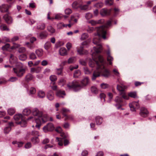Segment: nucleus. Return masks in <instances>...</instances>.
Here are the masks:
<instances>
[{
  "instance_id": "1",
  "label": "nucleus",
  "mask_w": 156,
  "mask_h": 156,
  "mask_svg": "<svg viewBox=\"0 0 156 156\" xmlns=\"http://www.w3.org/2000/svg\"><path fill=\"white\" fill-rule=\"evenodd\" d=\"M96 46L93 47L92 50V55L93 60H91L89 62V66L91 67H94L96 65L97 66L96 69L93 73L92 77V80L101 75L104 77H108L110 75L109 71L106 69L104 65V59L102 56L99 55L98 54L101 52L102 50V47L100 43L95 44Z\"/></svg>"
},
{
  "instance_id": "2",
  "label": "nucleus",
  "mask_w": 156,
  "mask_h": 156,
  "mask_svg": "<svg viewBox=\"0 0 156 156\" xmlns=\"http://www.w3.org/2000/svg\"><path fill=\"white\" fill-rule=\"evenodd\" d=\"M32 113L34 116H37L35 117L30 116L27 119L28 120L30 119L35 120L36 123L35 127L39 129L41 124L46 122L48 119L46 116L42 115L41 113L37 108H34L32 110Z\"/></svg>"
},
{
  "instance_id": "3",
  "label": "nucleus",
  "mask_w": 156,
  "mask_h": 156,
  "mask_svg": "<svg viewBox=\"0 0 156 156\" xmlns=\"http://www.w3.org/2000/svg\"><path fill=\"white\" fill-rule=\"evenodd\" d=\"M111 24V21L108 20L105 26H103L95 28V29L97 31V33L95 34V37L93 40L94 44H97L98 43H100V41L102 37L104 39H106V37L105 35L106 34V31L105 28L110 26Z\"/></svg>"
},
{
  "instance_id": "4",
  "label": "nucleus",
  "mask_w": 156,
  "mask_h": 156,
  "mask_svg": "<svg viewBox=\"0 0 156 156\" xmlns=\"http://www.w3.org/2000/svg\"><path fill=\"white\" fill-rule=\"evenodd\" d=\"M90 81L88 77L84 78L81 81V84H79L77 82L73 81L67 84V86L69 89H73L75 91H77L87 86L89 83Z\"/></svg>"
},
{
  "instance_id": "5",
  "label": "nucleus",
  "mask_w": 156,
  "mask_h": 156,
  "mask_svg": "<svg viewBox=\"0 0 156 156\" xmlns=\"http://www.w3.org/2000/svg\"><path fill=\"white\" fill-rule=\"evenodd\" d=\"M14 73L19 77H22L25 72V69L23 67V65L21 63H17L16 67L13 68Z\"/></svg>"
},
{
  "instance_id": "6",
  "label": "nucleus",
  "mask_w": 156,
  "mask_h": 156,
  "mask_svg": "<svg viewBox=\"0 0 156 156\" xmlns=\"http://www.w3.org/2000/svg\"><path fill=\"white\" fill-rule=\"evenodd\" d=\"M123 98L125 99H127L128 97L125 94H123L122 95V97L117 96L115 98V101L117 104L115 105L118 109H119L122 106L121 104L123 101Z\"/></svg>"
},
{
  "instance_id": "7",
  "label": "nucleus",
  "mask_w": 156,
  "mask_h": 156,
  "mask_svg": "<svg viewBox=\"0 0 156 156\" xmlns=\"http://www.w3.org/2000/svg\"><path fill=\"white\" fill-rule=\"evenodd\" d=\"M55 129V127L53 124L51 123H48L46 126L43 128L44 132H47L48 131H51Z\"/></svg>"
},
{
  "instance_id": "8",
  "label": "nucleus",
  "mask_w": 156,
  "mask_h": 156,
  "mask_svg": "<svg viewBox=\"0 0 156 156\" xmlns=\"http://www.w3.org/2000/svg\"><path fill=\"white\" fill-rule=\"evenodd\" d=\"M149 113V112L147 109L144 107H142L140 108V115L143 117H147Z\"/></svg>"
},
{
  "instance_id": "9",
  "label": "nucleus",
  "mask_w": 156,
  "mask_h": 156,
  "mask_svg": "<svg viewBox=\"0 0 156 156\" xmlns=\"http://www.w3.org/2000/svg\"><path fill=\"white\" fill-rule=\"evenodd\" d=\"M104 22V20L100 19L98 20H91L89 21L88 23L91 24L92 26H94L98 24H100Z\"/></svg>"
},
{
  "instance_id": "10",
  "label": "nucleus",
  "mask_w": 156,
  "mask_h": 156,
  "mask_svg": "<svg viewBox=\"0 0 156 156\" xmlns=\"http://www.w3.org/2000/svg\"><path fill=\"white\" fill-rule=\"evenodd\" d=\"M126 86L122 84L121 85H117V89L119 92H121V94H124V91L125 89L126 88Z\"/></svg>"
},
{
  "instance_id": "11",
  "label": "nucleus",
  "mask_w": 156,
  "mask_h": 156,
  "mask_svg": "<svg viewBox=\"0 0 156 156\" xmlns=\"http://www.w3.org/2000/svg\"><path fill=\"white\" fill-rule=\"evenodd\" d=\"M108 47V50L107 51V54L108 55V56L107 57V59L108 62H109V64L110 65H111L112 64V61H113V58L110 55V50L109 48L108 45L107 46Z\"/></svg>"
},
{
  "instance_id": "12",
  "label": "nucleus",
  "mask_w": 156,
  "mask_h": 156,
  "mask_svg": "<svg viewBox=\"0 0 156 156\" xmlns=\"http://www.w3.org/2000/svg\"><path fill=\"white\" fill-rule=\"evenodd\" d=\"M111 11V10H107L104 8L101 9L100 11V14L102 16L109 15Z\"/></svg>"
},
{
  "instance_id": "13",
  "label": "nucleus",
  "mask_w": 156,
  "mask_h": 156,
  "mask_svg": "<svg viewBox=\"0 0 156 156\" xmlns=\"http://www.w3.org/2000/svg\"><path fill=\"white\" fill-rule=\"evenodd\" d=\"M10 6L6 5H3L0 6V10L1 12H7Z\"/></svg>"
},
{
  "instance_id": "14",
  "label": "nucleus",
  "mask_w": 156,
  "mask_h": 156,
  "mask_svg": "<svg viewBox=\"0 0 156 156\" xmlns=\"http://www.w3.org/2000/svg\"><path fill=\"white\" fill-rule=\"evenodd\" d=\"M3 18L8 24H10L12 23V18L7 14L3 16Z\"/></svg>"
},
{
  "instance_id": "15",
  "label": "nucleus",
  "mask_w": 156,
  "mask_h": 156,
  "mask_svg": "<svg viewBox=\"0 0 156 156\" xmlns=\"http://www.w3.org/2000/svg\"><path fill=\"white\" fill-rule=\"evenodd\" d=\"M48 34L46 31H44L40 33L39 35V37L41 39L46 38L48 37Z\"/></svg>"
},
{
  "instance_id": "16",
  "label": "nucleus",
  "mask_w": 156,
  "mask_h": 156,
  "mask_svg": "<svg viewBox=\"0 0 156 156\" xmlns=\"http://www.w3.org/2000/svg\"><path fill=\"white\" fill-rule=\"evenodd\" d=\"M47 98L49 100L51 101L54 99V94L52 91L50 90L49 91L47 95Z\"/></svg>"
},
{
  "instance_id": "17",
  "label": "nucleus",
  "mask_w": 156,
  "mask_h": 156,
  "mask_svg": "<svg viewBox=\"0 0 156 156\" xmlns=\"http://www.w3.org/2000/svg\"><path fill=\"white\" fill-rule=\"evenodd\" d=\"M17 58L12 54H10L9 56V61L12 64H13L16 62Z\"/></svg>"
},
{
  "instance_id": "18",
  "label": "nucleus",
  "mask_w": 156,
  "mask_h": 156,
  "mask_svg": "<svg viewBox=\"0 0 156 156\" xmlns=\"http://www.w3.org/2000/svg\"><path fill=\"white\" fill-rule=\"evenodd\" d=\"M59 53L60 55L65 56L67 54V51L64 48H61L59 50Z\"/></svg>"
},
{
  "instance_id": "19",
  "label": "nucleus",
  "mask_w": 156,
  "mask_h": 156,
  "mask_svg": "<svg viewBox=\"0 0 156 156\" xmlns=\"http://www.w3.org/2000/svg\"><path fill=\"white\" fill-rule=\"evenodd\" d=\"M27 119H24L23 118L20 121H19L18 122V124H20L21 127H24L26 126L27 122L26 121V120H28Z\"/></svg>"
},
{
  "instance_id": "20",
  "label": "nucleus",
  "mask_w": 156,
  "mask_h": 156,
  "mask_svg": "<svg viewBox=\"0 0 156 156\" xmlns=\"http://www.w3.org/2000/svg\"><path fill=\"white\" fill-rule=\"evenodd\" d=\"M66 94L64 91L59 90L57 92L56 95L59 98H64V96Z\"/></svg>"
},
{
  "instance_id": "21",
  "label": "nucleus",
  "mask_w": 156,
  "mask_h": 156,
  "mask_svg": "<svg viewBox=\"0 0 156 156\" xmlns=\"http://www.w3.org/2000/svg\"><path fill=\"white\" fill-rule=\"evenodd\" d=\"M31 141L34 144H36L39 142L40 140L38 136H34L31 139Z\"/></svg>"
},
{
  "instance_id": "22",
  "label": "nucleus",
  "mask_w": 156,
  "mask_h": 156,
  "mask_svg": "<svg viewBox=\"0 0 156 156\" xmlns=\"http://www.w3.org/2000/svg\"><path fill=\"white\" fill-rule=\"evenodd\" d=\"M77 51L78 54L80 55H83L84 54H87V51H84L83 49V47L82 46H81L80 48L77 50Z\"/></svg>"
},
{
  "instance_id": "23",
  "label": "nucleus",
  "mask_w": 156,
  "mask_h": 156,
  "mask_svg": "<svg viewBox=\"0 0 156 156\" xmlns=\"http://www.w3.org/2000/svg\"><path fill=\"white\" fill-rule=\"evenodd\" d=\"M33 76L30 73H28L26 75L25 78V81L28 82L32 80Z\"/></svg>"
},
{
  "instance_id": "24",
  "label": "nucleus",
  "mask_w": 156,
  "mask_h": 156,
  "mask_svg": "<svg viewBox=\"0 0 156 156\" xmlns=\"http://www.w3.org/2000/svg\"><path fill=\"white\" fill-rule=\"evenodd\" d=\"M35 53L37 56L39 57L42 56L43 55V51L41 49L37 50L35 51Z\"/></svg>"
},
{
  "instance_id": "25",
  "label": "nucleus",
  "mask_w": 156,
  "mask_h": 156,
  "mask_svg": "<svg viewBox=\"0 0 156 156\" xmlns=\"http://www.w3.org/2000/svg\"><path fill=\"white\" fill-rule=\"evenodd\" d=\"M22 115L21 114L16 115L14 116V119L16 121H19L21 120L23 118Z\"/></svg>"
},
{
  "instance_id": "26",
  "label": "nucleus",
  "mask_w": 156,
  "mask_h": 156,
  "mask_svg": "<svg viewBox=\"0 0 156 156\" xmlns=\"http://www.w3.org/2000/svg\"><path fill=\"white\" fill-rule=\"evenodd\" d=\"M45 28V25L44 23H39L37 24V29L39 30H43Z\"/></svg>"
},
{
  "instance_id": "27",
  "label": "nucleus",
  "mask_w": 156,
  "mask_h": 156,
  "mask_svg": "<svg viewBox=\"0 0 156 156\" xmlns=\"http://www.w3.org/2000/svg\"><path fill=\"white\" fill-rule=\"evenodd\" d=\"M95 121L97 125H100L102 123V119L99 116H97L95 118Z\"/></svg>"
},
{
  "instance_id": "28",
  "label": "nucleus",
  "mask_w": 156,
  "mask_h": 156,
  "mask_svg": "<svg viewBox=\"0 0 156 156\" xmlns=\"http://www.w3.org/2000/svg\"><path fill=\"white\" fill-rule=\"evenodd\" d=\"M63 115L65 117V120H69L71 121L74 120L73 116L72 115H67L66 114L63 113Z\"/></svg>"
},
{
  "instance_id": "29",
  "label": "nucleus",
  "mask_w": 156,
  "mask_h": 156,
  "mask_svg": "<svg viewBox=\"0 0 156 156\" xmlns=\"http://www.w3.org/2000/svg\"><path fill=\"white\" fill-rule=\"evenodd\" d=\"M51 44L49 41H47L44 44V47L45 49L48 50L51 47Z\"/></svg>"
},
{
  "instance_id": "30",
  "label": "nucleus",
  "mask_w": 156,
  "mask_h": 156,
  "mask_svg": "<svg viewBox=\"0 0 156 156\" xmlns=\"http://www.w3.org/2000/svg\"><path fill=\"white\" fill-rule=\"evenodd\" d=\"M45 94L44 91L42 90H40L38 93V96L40 98H43L45 97Z\"/></svg>"
},
{
  "instance_id": "31",
  "label": "nucleus",
  "mask_w": 156,
  "mask_h": 156,
  "mask_svg": "<svg viewBox=\"0 0 156 156\" xmlns=\"http://www.w3.org/2000/svg\"><path fill=\"white\" fill-rule=\"evenodd\" d=\"M91 91L92 93L97 94L98 92V90L97 88L94 86H93L91 87Z\"/></svg>"
},
{
  "instance_id": "32",
  "label": "nucleus",
  "mask_w": 156,
  "mask_h": 156,
  "mask_svg": "<svg viewBox=\"0 0 156 156\" xmlns=\"http://www.w3.org/2000/svg\"><path fill=\"white\" fill-rule=\"evenodd\" d=\"M31 111L30 109L28 108H26L24 109L23 111V114L24 115H29L31 113Z\"/></svg>"
},
{
  "instance_id": "33",
  "label": "nucleus",
  "mask_w": 156,
  "mask_h": 156,
  "mask_svg": "<svg viewBox=\"0 0 156 156\" xmlns=\"http://www.w3.org/2000/svg\"><path fill=\"white\" fill-rule=\"evenodd\" d=\"M105 4L106 5L110 6L113 4V0H106Z\"/></svg>"
},
{
  "instance_id": "34",
  "label": "nucleus",
  "mask_w": 156,
  "mask_h": 156,
  "mask_svg": "<svg viewBox=\"0 0 156 156\" xmlns=\"http://www.w3.org/2000/svg\"><path fill=\"white\" fill-rule=\"evenodd\" d=\"M63 68L62 67H61L59 68H57L56 69V74L58 75H60L62 74Z\"/></svg>"
},
{
  "instance_id": "35",
  "label": "nucleus",
  "mask_w": 156,
  "mask_h": 156,
  "mask_svg": "<svg viewBox=\"0 0 156 156\" xmlns=\"http://www.w3.org/2000/svg\"><path fill=\"white\" fill-rule=\"evenodd\" d=\"M0 28L2 30H7V31L9 30V28L4 24H3L1 26Z\"/></svg>"
},
{
  "instance_id": "36",
  "label": "nucleus",
  "mask_w": 156,
  "mask_h": 156,
  "mask_svg": "<svg viewBox=\"0 0 156 156\" xmlns=\"http://www.w3.org/2000/svg\"><path fill=\"white\" fill-rule=\"evenodd\" d=\"M27 56L25 54H22L19 56V59L22 61H24L27 58Z\"/></svg>"
},
{
  "instance_id": "37",
  "label": "nucleus",
  "mask_w": 156,
  "mask_h": 156,
  "mask_svg": "<svg viewBox=\"0 0 156 156\" xmlns=\"http://www.w3.org/2000/svg\"><path fill=\"white\" fill-rule=\"evenodd\" d=\"M80 75V72L79 70L75 71L74 73V77L75 78H77Z\"/></svg>"
},
{
  "instance_id": "38",
  "label": "nucleus",
  "mask_w": 156,
  "mask_h": 156,
  "mask_svg": "<svg viewBox=\"0 0 156 156\" xmlns=\"http://www.w3.org/2000/svg\"><path fill=\"white\" fill-rule=\"evenodd\" d=\"M39 69V68H32L31 69L30 72L32 73H38L40 72Z\"/></svg>"
},
{
  "instance_id": "39",
  "label": "nucleus",
  "mask_w": 156,
  "mask_h": 156,
  "mask_svg": "<svg viewBox=\"0 0 156 156\" xmlns=\"http://www.w3.org/2000/svg\"><path fill=\"white\" fill-rule=\"evenodd\" d=\"M47 30L49 32L51 33H53L55 31V29L51 26L48 27Z\"/></svg>"
},
{
  "instance_id": "40",
  "label": "nucleus",
  "mask_w": 156,
  "mask_h": 156,
  "mask_svg": "<svg viewBox=\"0 0 156 156\" xmlns=\"http://www.w3.org/2000/svg\"><path fill=\"white\" fill-rule=\"evenodd\" d=\"M11 127L10 126H7L4 129V133L5 134H7L9 133V132L11 130Z\"/></svg>"
},
{
  "instance_id": "41",
  "label": "nucleus",
  "mask_w": 156,
  "mask_h": 156,
  "mask_svg": "<svg viewBox=\"0 0 156 156\" xmlns=\"http://www.w3.org/2000/svg\"><path fill=\"white\" fill-rule=\"evenodd\" d=\"M80 5H79L77 2H74L72 4V7L74 9H77L80 8Z\"/></svg>"
},
{
  "instance_id": "42",
  "label": "nucleus",
  "mask_w": 156,
  "mask_h": 156,
  "mask_svg": "<svg viewBox=\"0 0 156 156\" xmlns=\"http://www.w3.org/2000/svg\"><path fill=\"white\" fill-rule=\"evenodd\" d=\"M83 71L86 74H89L91 73L90 71L88 69V68L86 67H83Z\"/></svg>"
},
{
  "instance_id": "43",
  "label": "nucleus",
  "mask_w": 156,
  "mask_h": 156,
  "mask_svg": "<svg viewBox=\"0 0 156 156\" xmlns=\"http://www.w3.org/2000/svg\"><path fill=\"white\" fill-rule=\"evenodd\" d=\"M56 139L57 141L58 142V144L59 146H62L63 145V140L62 138L57 137Z\"/></svg>"
},
{
  "instance_id": "44",
  "label": "nucleus",
  "mask_w": 156,
  "mask_h": 156,
  "mask_svg": "<svg viewBox=\"0 0 156 156\" xmlns=\"http://www.w3.org/2000/svg\"><path fill=\"white\" fill-rule=\"evenodd\" d=\"M15 111L14 108H11L8 110V114L10 115H13L15 112Z\"/></svg>"
},
{
  "instance_id": "45",
  "label": "nucleus",
  "mask_w": 156,
  "mask_h": 156,
  "mask_svg": "<svg viewBox=\"0 0 156 156\" xmlns=\"http://www.w3.org/2000/svg\"><path fill=\"white\" fill-rule=\"evenodd\" d=\"M88 37V34L87 33H84L81 35V40H84L87 38Z\"/></svg>"
},
{
  "instance_id": "46",
  "label": "nucleus",
  "mask_w": 156,
  "mask_h": 156,
  "mask_svg": "<svg viewBox=\"0 0 156 156\" xmlns=\"http://www.w3.org/2000/svg\"><path fill=\"white\" fill-rule=\"evenodd\" d=\"M85 17L86 19L89 20L92 18L93 15L90 13H87L86 14Z\"/></svg>"
},
{
  "instance_id": "47",
  "label": "nucleus",
  "mask_w": 156,
  "mask_h": 156,
  "mask_svg": "<svg viewBox=\"0 0 156 156\" xmlns=\"http://www.w3.org/2000/svg\"><path fill=\"white\" fill-rule=\"evenodd\" d=\"M36 92V90L34 87H31L30 89V94H34Z\"/></svg>"
},
{
  "instance_id": "48",
  "label": "nucleus",
  "mask_w": 156,
  "mask_h": 156,
  "mask_svg": "<svg viewBox=\"0 0 156 156\" xmlns=\"http://www.w3.org/2000/svg\"><path fill=\"white\" fill-rule=\"evenodd\" d=\"M103 3L101 2H100L95 4L94 5V6L97 8H101L103 6Z\"/></svg>"
},
{
  "instance_id": "49",
  "label": "nucleus",
  "mask_w": 156,
  "mask_h": 156,
  "mask_svg": "<svg viewBox=\"0 0 156 156\" xmlns=\"http://www.w3.org/2000/svg\"><path fill=\"white\" fill-rule=\"evenodd\" d=\"M129 96L135 98L136 97V92H131L129 93Z\"/></svg>"
},
{
  "instance_id": "50",
  "label": "nucleus",
  "mask_w": 156,
  "mask_h": 156,
  "mask_svg": "<svg viewBox=\"0 0 156 156\" xmlns=\"http://www.w3.org/2000/svg\"><path fill=\"white\" fill-rule=\"evenodd\" d=\"M100 86L101 88L103 89H105L108 88L109 87V86L108 84L105 83H102L101 84Z\"/></svg>"
},
{
  "instance_id": "51",
  "label": "nucleus",
  "mask_w": 156,
  "mask_h": 156,
  "mask_svg": "<svg viewBox=\"0 0 156 156\" xmlns=\"http://www.w3.org/2000/svg\"><path fill=\"white\" fill-rule=\"evenodd\" d=\"M76 61V58L74 57H71L69 59L68 62L69 63H72Z\"/></svg>"
},
{
  "instance_id": "52",
  "label": "nucleus",
  "mask_w": 156,
  "mask_h": 156,
  "mask_svg": "<svg viewBox=\"0 0 156 156\" xmlns=\"http://www.w3.org/2000/svg\"><path fill=\"white\" fill-rule=\"evenodd\" d=\"M30 58L32 60L36 59L37 58V57L35 54L34 53H31L30 55Z\"/></svg>"
},
{
  "instance_id": "53",
  "label": "nucleus",
  "mask_w": 156,
  "mask_h": 156,
  "mask_svg": "<svg viewBox=\"0 0 156 156\" xmlns=\"http://www.w3.org/2000/svg\"><path fill=\"white\" fill-rule=\"evenodd\" d=\"M63 17V16L60 14H57L55 15L54 19L57 20H60Z\"/></svg>"
},
{
  "instance_id": "54",
  "label": "nucleus",
  "mask_w": 156,
  "mask_h": 156,
  "mask_svg": "<svg viewBox=\"0 0 156 156\" xmlns=\"http://www.w3.org/2000/svg\"><path fill=\"white\" fill-rule=\"evenodd\" d=\"M38 132L35 130H33L30 133V135L32 136H39L38 135Z\"/></svg>"
},
{
  "instance_id": "55",
  "label": "nucleus",
  "mask_w": 156,
  "mask_h": 156,
  "mask_svg": "<svg viewBox=\"0 0 156 156\" xmlns=\"http://www.w3.org/2000/svg\"><path fill=\"white\" fill-rule=\"evenodd\" d=\"M9 47L10 44H6L5 45L2 46V48L3 50H7Z\"/></svg>"
},
{
  "instance_id": "56",
  "label": "nucleus",
  "mask_w": 156,
  "mask_h": 156,
  "mask_svg": "<svg viewBox=\"0 0 156 156\" xmlns=\"http://www.w3.org/2000/svg\"><path fill=\"white\" fill-rule=\"evenodd\" d=\"M63 23H60L57 25V28L59 29H62L63 28Z\"/></svg>"
},
{
  "instance_id": "57",
  "label": "nucleus",
  "mask_w": 156,
  "mask_h": 156,
  "mask_svg": "<svg viewBox=\"0 0 156 156\" xmlns=\"http://www.w3.org/2000/svg\"><path fill=\"white\" fill-rule=\"evenodd\" d=\"M50 79L51 81L54 82L57 80V78L56 76L54 75L51 76L50 77Z\"/></svg>"
},
{
  "instance_id": "58",
  "label": "nucleus",
  "mask_w": 156,
  "mask_h": 156,
  "mask_svg": "<svg viewBox=\"0 0 156 156\" xmlns=\"http://www.w3.org/2000/svg\"><path fill=\"white\" fill-rule=\"evenodd\" d=\"M80 8L83 10H87L88 9V6L87 5H80Z\"/></svg>"
},
{
  "instance_id": "59",
  "label": "nucleus",
  "mask_w": 156,
  "mask_h": 156,
  "mask_svg": "<svg viewBox=\"0 0 156 156\" xmlns=\"http://www.w3.org/2000/svg\"><path fill=\"white\" fill-rule=\"evenodd\" d=\"M65 12L66 14L69 15L72 12V11L70 9L67 8L65 10Z\"/></svg>"
},
{
  "instance_id": "60",
  "label": "nucleus",
  "mask_w": 156,
  "mask_h": 156,
  "mask_svg": "<svg viewBox=\"0 0 156 156\" xmlns=\"http://www.w3.org/2000/svg\"><path fill=\"white\" fill-rule=\"evenodd\" d=\"M65 80L63 79H62L59 80L58 82V84L61 86H63L64 84L65 83Z\"/></svg>"
},
{
  "instance_id": "61",
  "label": "nucleus",
  "mask_w": 156,
  "mask_h": 156,
  "mask_svg": "<svg viewBox=\"0 0 156 156\" xmlns=\"http://www.w3.org/2000/svg\"><path fill=\"white\" fill-rule=\"evenodd\" d=\"M80 63L83 66H85L87 64L86 62L83 59H80L79 61Z\"/></svg>"
},
{
  "instance_id": "62",
  "label": "nucleus",
  "mask_w": 156,
  "mask_h": 156,
  "mask_svg": "<svg viewBox=\"0 0 156 156\" xmlns=\"http://www.w3.org/2000/svg\"><path fill=\"white\" fill-rule=\"evenodd\" d=\"M19 39V37L18 36H15L11 39V41L12 42H15L18 40Z\"/></svg>"
},
{
  "instance_id": "63",
  "label": "nucleus",
  "mask_w": 156,
  "mask_h": 156,
  "mask_svg": "<svg viewBox=\"0 0 156 156\" xmlns=\"http://www.w3.org/2000/svg\"><path fill=\"white\" fill-rule=\"evenodd\" d=\"M55 131L58 133H60L62 131L61 128L60 126L57 127L55 129Z\"/></svg>"
},
{
  "instance_id": "64",
  "label": "nucleus",
  "mask_w": 156,
  "mask_h": 156,
  "mask_svg": "<svg viewBox=\"0 0 156 156\" xmlns=\"http://www.w3.org/2000/svg\"><path fill=\"white\" fill-rule=\"evenodd\" d=\"M18 79V78L15 77H10L9 79V81L12 82H13L14 81H16Z\"/></svg>"
}]
</instances>
